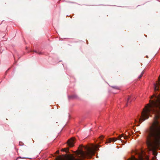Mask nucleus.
<instances>
[{
	"label": "nucleus",
	"mask_w": 160,
	"mask_h": 160,
	"mask_svg": "<svg viewBox=\"0 0 160 160\" xmlns=\"http://www.w3.org/2000/svg\"><path fill=\"white\" fill-rule=\"evenodd\" d=\"M154 114V118L152 125L146 132V143L150 150L157 149L160 144V95L154 94L142 112L135 119L136 122L140 123L148 119L150 114Z\"/></svg>",
	"instance_id": "obj_1"
},
{
	"label": "nucleus",
	"mask_w": 160,
	"mask_h": 160,
	"mask_svg": "<svg viewBox=\"0 0 160 160\" xmlns=\"http://www.w3.org/2000/svg\"><path fill=\"white\" fill-rule=\"evenodd\" d=\"M99 145L98 144H92L91 147L87 148V151L84 152L82 150L80 151V153L82 158H85L91 157L94 154L95 152L98 150Z\"/></svg>",
	"instance_id": "obj_2"
},
{
	"label": "nucleus",
	"mask_w": 160,
	"mask_h": 160,
	"mask_svg": "<svg viewBox=\"0 0 160 160\" xmlns=\"http://www.w3.org/2000/svg\"><path fill=\"white\" fill-rule=\"evenodd\" d=\"M128 138V136L126 135L124 136L123 134L119 135L117 138H113L108 139L106 143H110L112 142H115L117 140H120L122 142L126 143V141L123 139L126 140Z\"/></svg>",
	"instance_id": "obj_3"
},
{
	"label": "nucleus",
	"mask_w": 160,
	"mask_h": 160,
	"mask_svg": "<svg viewBox=\"0 0 160 160\" xmlns=\"http://www.w3.org/2000/svg\"><path fill=\"white\" fill-rule=\"evenodd\" d=\"M160 88V75L158 78V80L154 84V89L155 91H158Z\"/></svg>",
	"instance_id": "obj_4"
},
{
	"label": "nucleus",
	"mask_w": 160,
	"mask_h": 160,
	"mask_svg": "<svg viewBox=\"0 0 160 160\" xmlns=\"http://www.w3.org/2000/svg\"><path fill=\"white\" fill-rule=\"evenodd\" d=\"M75 142V138H72L69 140L68 142V145L70 147H72L74 146Z\"/></svg>",
	"instance_id": "obj_5"
},
{
	"label": "nucleus",
	"mask_w": 160,
	"mask_h": 160,
	"mask_svg": "<svg viewBox=\"0 0 160 160\" xmlns=\"http://www.w3.org/2000/svg\"><path fill=\"white\" fill-rule=\"evenodd\" d=\"M128 160H142V158H141L140 160H138L133 156L131 158L128 159Z\"/></svg>",
	"instance_id": "obj_6"
},
{
	"label": "nucleus",
	"mask_w": 160,
	"mask_h": 160,
	"mask_svg": "<svg viewBox=\"0 0 160 160\" xmlns=\"http://www.w3.org/2000/svg\"><path fill=\"white\" fill-rule=\"evenodd\" d=\"M62 151L65 152H67L68 151V148H64L63 149H62Z\"/></svg>",
	"instance_id": "obj_7"
},
{
	"label": "nucleus",
	"mask_w": 160,
	"mask_h": 160,
	"mask_svg": "<svg viewBox=\"0 0 160 160\" xmlns=\"http://www.w3.org/2000/svg\"><path fill=\"white\" fill-rule=\"evenodd\" d=\"M144 73V71H143L142 73H141V74L139 75V76L138 77V78L140 79Z\"/></svg>",
	"instance_id": "obj_8"
},
{
	"label": "nucleus",
	"mask_w": 160,
	"mask_h": 160,
	"mask_svg": "<svg viewBox=\"0 0 160 160\" xmlns=\"http://www.w3.org/2000/svg\"><path fill=\"white\" fill-rule=\"evenodd\" d=\"M131 97L130 96H129L127 99V103H129L130 102V100L131 99Z\"/></svg>",
	"instance_id": "obj_9"
},
{
	"label": "nucleus",
	"mask_w": 160,
	"mask_h": 160,
	"mask_svg": "<svg viewBox=\"0 0 160 160\" xmlns=\"http://www.w3.org/2000/svg\"><path fill=\"white\" fill-rule=\"evenodd\" d=\"M103 138V136H102L100 137L99 138V139L100 140L102 139Z\"/></svg>",
	"instance_id": "obj_10"
},
{
	"label": "nucleus",
	"mask_w": 160,
	"mask_h": 160,
	"mask_svg": "<svg viewBox=\"0 0 160 160\" xmlns=\"http://www.w3.org/2000/svg\"><path fill=\"white\" fill-rule=\"evenodd\" d=\"M56 153H57V154H58V153H59V151H58V150L57 151H56Z\"/></svg>",
	"instance_id": "obj_11"
},
{
	"label": "nucleus",
	"mask_w": 160,
	"mask_h": 160,
	"mask_svg": "<svg viewBox=\"0 0 160 160\" xmlns=\"http://www.w3.org/2000/svg\"><path fill=\"white\" fill-rule=\"evenodd\" d=\"M41 53L39 52V54H41Z\"/></svg>",
	"instance_id": "obj_12"
}]
</instances>
